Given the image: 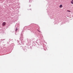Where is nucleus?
<instances>
[{"label": "nucleus", "mask_w": 73, "mask_h": 73, "mask_svg": "<svg viewBox=\"0 0 73 73\" xmlns=\"http://www.w3.org/2000/svg\"><path fill=\"white\" fill-rule=\"evenodd\" d=\"M62 5H60L59 6L60 8H62Z\"/></svg>", "instance_id": "nucleus-2"}, {"label": "nucleus", "mask_w": 73, "mask_h": 73, "mask_svg": "<svg viewBox=\"0 0 73 73\" xmlns=\"http://www.w3.org/2000/svg\"><path fill=\"white\" fill-rule=\"evenodd\" d=\"M72 0V1H73V0Z\"/></svg>", "instance_id": "nucleus-6"}, {"label": "nucleus", "mask_w": 73, "mask_h": 73, "mask_svg": "<svg viewBox=\"0 0 73 73\" xmlns=\"http://www.w3.org/2000/svg\"><path fill=\"white\" fill-rule=\"evenodd\" d=\"M5 24H6V23L5 22H3L2 23L3 26H5Z\"/></svg>", "instance_id": "nucleus-1"}, {"label": "nucleus", "mask_w": 73, "mask_h": 73, "mask_svg": "<svg viewBox=\"0 0 73 73\" xmlns=\"http://www.w3.org/2000/svg\"><path fill=\"white\" fill-rule=\"evenodd\" d=\"M71 4H73V1H71Z\"/></svg>", "instance_id": "nucleus-3"}, {"label": "nucleus", "mask_w": 73, "mask_h": 73, "mask_svg": "<svg viewBox=\"0 0 73 73\" xmlns=\"http://www.w3.org/2000/svg\"><path fill=\"white\" fill-rule=\"evenodd\" d=\"M38 32H39L40 33V32H41V31H40L38 30Z\"/></svg>", "instance_id": "nucleus-4"}, {"label": "nucleus", "mask_w": 73, "mask_h": 73, "mask_svg": "<svg viewBox=\"0 0 73 73\" xmlns=\"http://www.w3.org/2000/svg\"><path fill=\"white\" fill-rule=\"evenodd\" d=\"M17 29H16L15 30V31H16V32H17Z\"/></svg>", "instance_id": "nucleus-5"}]
</instances>
